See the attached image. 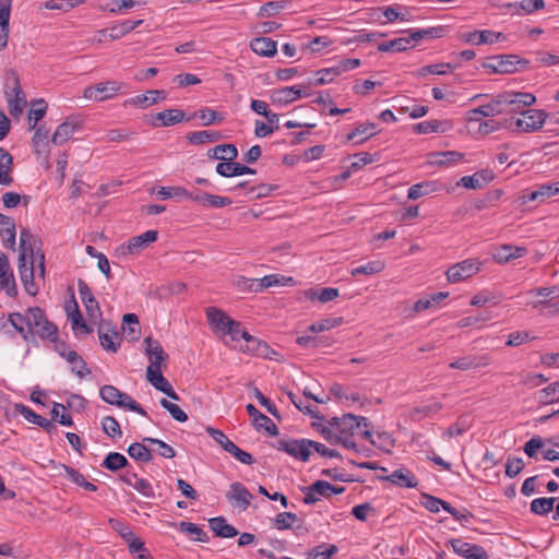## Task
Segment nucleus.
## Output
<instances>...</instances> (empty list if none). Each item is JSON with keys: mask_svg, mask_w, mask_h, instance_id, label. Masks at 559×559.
<instances>
[{"mask_svg": "<svg viewBox=\"0 0 559 559\" xmlns=\"http://www.w3.org/2000/svg\"><path fill=\"white\" fill-rule=\"evenodd\" d=\"M535 103L536 97L532 93L507 91L492 97L489 103L468 110L467 120L473 122L480 121L481 117L514 115L520 107H530Z\"/></svg>", "mask_w": 559, "mask_h": 559, "instance_id": "obj_1", "label": "nucleus"}, {"mask_svg": "<svg viewBox=\"0 0 559 559\" xmlns=\"http://www.w3.org/2000/svg\"><path fill=\"white\" fill-rule=\"evenodd\" d=\"M527 114L535 115V118H540V120L536 122H528L525 119L515 118L516 115H508V118H503L498 120L499 123V130L507 129L512 132H523V133H532L540 130L546 119L548 118V112H546L543 109H533L528 111Z\"/></svg>", "mask_w": 559, "mask_h": 559, "instance_id": "obj_2", "label": "nucleus"}, {"mask_svg": "<svg viewBox=\"0 0 559 559\" xmlns=\"http://www.w3.org/2000/svg\"><path fill=\"white\" fill-rule=\"evenodd\" d=\"M5 86L11 88L13 98L9 99V112L16 118L22 115L26 105V98L20 84V78L15 70L10 69L5 73Z\"/></svg>", "mask_w": 559, "mask_h": 559, "instance_id": "obj_3", "label": "nucleus"}, {"mask_svg": "<svg viewBox=\"0 0 559 559\" xmlns=\"http://www.w3.org/2000/svg\"><path fill=\"white\" fill-rule=\"evenodd\" d=\"M123 86L124 84L118 81H107L98 83L96 85L87 86L83 91V97L86 99L104 102L107 99H111L114 96H116Z\"/></svg>", "mask_w": 559, "mask_h": 559, "instance_id": "obj_4", "label": "nucleus"}, {"mask_svg": "<svg viewBox=\"0 0 559 559\" xmlns=\"http://www.w3.org/2000/svg\"><path fill=\"white\" fill-rule=\"evenodd\" d=\"M480 265L481 263L478 259H466L461 261L447 270V280L450 283L462 282L476 274L480 270Z\"/></svg>", "mask_w": 559, "mask_h": 559, "instance_id": "obj_5", "label": "nucleus"}, {"mask_svg": "<svg viewBox=\"0 0 559 559\" xmlns=\"http://www.w3.org/2000/svg\"><path fill=\"white\" fill-rule=\"evenodd\" d=\"M308 439H293V440H277L272 445L281 451L286 452L290 456L301 462H308L310 459L311 451L307 444Z\"/></svg>", "mask_w": 559, "mask_h": 559, "instance_id": "obj_6", "label": "nucleus"}, {"mask_svg": "<svg viewBox=\"0 0 559 559\" xmlns=\"http://www.w3.org/2000/svg\"><path fill=\"white\" fill-rule=\"evenodd\" d=\"M513 60L512 53L490 56L486 58L481 67L490 74H512L518 71V68L513 66Z\"/></svg>", "mask_w": 559, "mask_h": 559, "instance_id": "obj_7", "label": "nucleus"}, {"mask_svg": "<svg viewBox=\"0 0 559 559\" xmlns=\"http://www.w3.org/2000/svg\"><path fill=\"white\" fill-rule=\"evenodd\" d=\"M78 289L80 294V298L85 307L86 314L91 321H97L102 319V310L98 301L95 299L90 286L87 283L79 278L78 280Z\"/></svg>", "mask_w": 559, "mask_h": 559, "instance_id": "obj_8", "label": "nucleus"}, {"mask_svg": "<svg viewBox=\"0 0 559 559\" xmlns=\"http://www.w3.org/2000/svg\"><path fill=\"white\" fill-rule=\"evenodd\" d=\"M146 379L155 389L163 392L171 400L179 401L178 394L175 392L169 381L163 376L160 368L147 367Z\"/></svg>", "mask_w": 559, "mask_h": 559, "instance_id": "obj_9", "label": "nucleus"}, {"mask_svg": "<svg viewBox=\"0 0 559 559\" xmlns=\"http://www.w3.org/2000/svg\"><path fill=\"white\" fill-rule=\"evenodd\" d=\"M98 337L102 347L116 353L120 346L119 334L110 322H100L98 325Z\"/></svg>", "mask_w": 559, "mask_h": 559, "instance_id": "obj_10", "label": "nucleus"}, {"mask_svg": "<svg viewBox=\"0 0 559 559\" xmlns=\"http://www.w3.org/2000/svg\"><path fill=\"white\" fill-rule=\"evenodd\" d=\"M189 200L197 202L203 207L213 209L228 206L233 203L230 198L211 194L198 189L192 190V194L189 195Z\"/></svg>", "mask_w": 559, "mask_h": 559, "instance_id": "obj_11", "label": "nucleus"}, {"mask_svg": "<svg viewBox=\"0 0 559 559\" xmlns=\"http://www.w3.org/2000/svg\"><path fill=\"white\" fill-rule=\"evenodd\" d=\"M40 240L34 239L33 235L27 228H23L20 233V253H24V258H26L27 252L32 255V258H39L38 267L41 276L45 274V255L44 253L34 252V245Z\"/></svg>", "mask_w": 559, "mask_h": 559, "instance_id": "obj_12", "label": "nucleus"}, {"mask_svg": "<svg viewBox=\"0 0 559 559\" xmlns=\"http://www.w3.org/2000/svg\"><path fill=\"white\" fill-rule=\"evenodd\" d=\"M460 39L471 45L495 44L500 39H504V35L500 32L490 29L473 31L460 35Z\"/></svg>", "mask_w": 559, "mask_h": 559, "instance_id": "obj_13", "label": "nucleus"}, {"mask_svg": "<svg viewBox=\"0 0 559 559\" xmlns=\"http://www.w3.org/2000/svg\"><path fill=\"white\" fill-rule=\"evenodd\" d=\"M559 194V181L551 182V183H544L540 185L536 190L523 194L520 198L521 205H525L528 202H545L547 199Z\"/></svg>", "mask_w": 559, "mask_h": 559, "instance_id": "obj_14", "label": "nucleus"}, {"mask_svg": "<svg viewBox=\"0 0 559 559\" xmlns=\"http://www.w3.org/2000/svg\"><path fill=\"white\" fill-rule=\"evenodd\" d=\"M226 499L245 511L251 503L252 495L245 485L239 481H235L230 485L229 490L226 493Z\"/></svg>", "mask_w": 559, "mask_h": 559, "instance_id": "obj_15", "label": "nucleus"}, {"mask_svg": "<svg viewBox=\"0 0 559 559\" xmlns=\"http://www.w3.org/2000/svg\"><path fill=\"white\" fill-rule=\"evenodd\" d=\"M33 258L31 265L27 266L26 258H24V253H20L19 255V272L21 282L24 286L25 292L31 296H36L38 293V287L34 281V260Z\"/></svg>", "mask_w": 559, "mask_h": 559, "instance_id": "obj_16", "label": "nucleus"}, {"mask_svg": "<svg viewBox=\"0 0 559 559\" xmlns=\"http://www.w3.org/2000/svg\"><path fill=\"white\" fill-rule=\"evenodd\" d=\"M82 128V122L76 117H68L55 131L51 142L55 145L64 144L75 131Z\"/></svg>", "mask_w": 559, "mask_h": 559, "instance_id": "obj_17", "label": "nucleus"}, {"mask_svg": "<svg viewBox=\"0 0 559 559\" xmlns=\"http://www.w3.org/2000/svg\"><path fill=\"white\" fill-rule=\"evenodd\" d=\"M15 413L22 415L27 421L39 426L43 428L46 432L52 433L57 431V426L50 420L47 419L38 414H36L34 411H32L28 406L17 403L14 405Z\"/></svg>", "mask_w": 559, "mask_h": 559, "instance_id": "obj_18", "label": "nucleus"}, {"mask_svg": "<svg viewBox=\"0 0 559 559\" xmlns=\"http://www.w3.org/2000/svg\"><path fill=\"white\" fill-rule=\"evenodd\" d=\"M0 288L10 297H14L17 294L15 280L8 257L4 253H0Z\"/></svg>", "mask_w": 559, "mask_h": 559, "instance_id": "obj_19", "label": "nucleus"}, {"mask_svg": "<svg viewBox=\"0 0 559 559\" xmlns=\"http://www.w3.org/2000/svg\"><path fill=\"white\" fill-rule=\"evenodd\" d=\"M66 311L68 313V319L71 321L74 333L81 332L83 334H90L93 332V329L85 323L73 294L71 296L70 304L66 305Z\"/></svg>", "mask_w": 559, "mask_h": 559, "instance_id": "obj_20", "label": "nucleus"}, {"mask_svg": "<svg viewBox=\"0 0 559 559\" xmlns=\"http://www.w3.org/2000/svg\"><path fill=\"white\" fill-rule=\"evenodd\" d=\"M248 415L252 418L258 430L264 429L270 436L276 437L280 433L277 426L266 415L262 414L253 404L246 406Z\"/></svg>", "mask_w": 559, "mask_h": 559, "instance_id": "obj_21", "label": "nucleus"}, {"mask_svg": "<svg viewBox=\"0 0 559 559\" xmlns=\"http://www.w3.org/2000/svg\"><path fill=\"white\" fill-rule=\"evenodd\" d=\"M378 478L382 481H390L401 488H416L418 485L415 475L407 468H399L391 475L379 476Z\"/></svg>", "mask_w": 559, "mask_h": 559, "instance_id": "obj_22", "label": "nucleus"}, {"mask_svg": "<svg viewBox=\"0 0 559 559\" xmlns=\"http://www.w3.org/2000/svg\"><path fill=\"white\" fill-rule=\"evenodd\" d=\"M302 87H307V85L289 86L276 90L272 93V102L281 106H285L304 96H309L308 93L302 91Z\"/></svg>", "mask_w": 559, "mask_h": 559, "instance_id": "obj_23", "label": "nucleus"}, {"mask_svg": "<svg viewBox=\"0 0 559 559\" xmlns=\"http://www.w3.org/2000/svg\"><path fill=\"white\" fill-rule=\"evenodd\" d=\"M143 343L150 360L148 367L162 368V364L168 358V355L164 352L160 343L152 336L145 337Z\"/></svg>", "mask_w": 559, "mask_h": 559, "instance_id": "obj_24", "label": "nucleus"}, {"mask_svg": "<svg viewBox=\"0 0 559 559\" xmlns=\"http://www.w3.org/2000/svg\"><path fill=\"white\" fill-rule=\"evenodd\" d=\"M495 178L491 169L486 168L475 173L472 176H464L461 178L460 183L467 189H480L484 185L489 183Z\"/></svg>", "mask_w": 559, "mask_h": 559, "instance_id": "obj_25", "label": "nucleus"}, {"mask_svg": "<svg viewBox=\"0 0 559 559\" xmlns=\"http://www.w3.org/2000/svg\"><path fill=\"white\" fill-rule=\"evenodd\" d=\"M157 237V230H146L140 236L130 238L127 245V250L130 254L139 253L141 250L155 242Z\"/></svg>", "mask_w": 559, "mask_h": 559, "instance_id": "obj_26", "label": "nucleus"}, {"mask_svg": "<svg viewBox=\"0 0 559 559\" xmlns=\"http://www.w3.org/2000/svg\"><path fill=\"white\" fill-rule=\"evenodd\" d=\"M209 526L216 537L231 538L239 534L236 527L228 524L224 516H216L209 520Z\"/></svg>", "mask_w": 559, "mask_h": 559, "instance_id": "obj_27", "label": "nucleus"}, {"mask_svg": "<svg viewBox=\"0 0 559 559\" xmlns=\"http://www.w3.org/2000/svg\"><path fill=\"white\" fill-rule=\"evenodd\" d=\"M489 365L487 356H464L450 364V368L460 370H469Z\"/></svg>", "mask_w": 559, "mask_h": 559, "instance_id": "obj_28", "label": "nucleus"}, {"mask_svg": "<svg viewBox=\"0 0 559 559\" xmlns=\"http://www.w3.org/2000/svg\"><path fill=\"white\" fill-rule=\"evenodd\" d=\"M276 41L269 37H257L251 40V50L262 57H273L277 51Z\"/></svg>", "mask_w": 559, "mask_h": 559, "instance_id": "obj_29", "label": "nucleus"}, {"mask_svg": "<svg viewBox=\"0 0 559 559\" xmlns=\"http://www.w3.org/2000/svg\"><path fill=\"white\" fill-rule=\"evenodd\" d=\"M283 281L293 282L292 277H284L280 274H270L260 278L259 281L249 283V290L254 293L263 292L264 289L283 284Z\"/></svg>", "mask_w": 559, "mask_h": 559, "instance_id": "obj_30", "label": "nucleus"}, {"mask_svg": "<svg viewBox=\"0 0 559 559\" xmlns=\"http://www.w3.org/2000/svg\"><path fill=\"white\" fill-rule=\"evenodd\" d=\"M13 166V157L12 155L0 147V185L1 186H10L13 182V178L11 176Z\"/></svg>", "mask_w": 559, "mask_h": 559, "instance_id": "obj_31", "label": "nucleus"}, {"mask_svg": "<svg viewBox=\"0 0 559 559\" xmlns=\"http://www.w3.org/2000/svg\"><path fill=\"white\" fill-rule=\"evenodd\" d=\"M526 251L524 247L504 245L493 253V259L498 263H507L512 259L523 257Z\"/></svg>", "mask_w": 559, "mask_h": 559, "instance_id": "obj_32", "label": "nucleus"}, {"mask_svg": "<svg viewBox=\"0 0 559 559\" xmlns=\"http://www.w3.org/2000/svg\"><path fill=\"white\" fill-rule=\"evenodd\" d=\"M238 156V150L234 144H219L207 151V157L219 160H235Z\"/></svg>", "mask_w": 559, "mask_h": 559, "instance_id": "obj_33", "label": "nucleus"}, {"mask_svg": "<svg viewBox=\"0 0 559 559\" xmlns=\"http://www.w3.org/2000/svg\"><path fill=\"white\" fill-rule=\"evenodd\" d=\"M222 139L223 134L214 130L194 131L187 134V140L193 145L218 142Z\"/></svg>", "mask_w": 559, "mask_h": 559, "instance_id": "obj_34", "label": "nucleus"}, {"mask_svg": "<svg viewBox=\"0 0 559 559\" xmlns=\"http://www.w3.org/2000/svg\"><path fill=\"white\" fill-rule=\"evenodd\" d=\"M195 117H199L202 120V124L206 127L221 123L224 120L223 114L210 107H203L199 111L192 112L190 116L187 117V121H190Z\"/></svg>", "mask_w": 559, "mask_h": 559, "instance_id": "obj_35", "label": "nucleus"}, {"mask_svg": "<svg viewBox=\"0 0 559 559\" xmlns=\"http://www.w3.org/2000/svg\"><path fill=\"white\" fill-rule=\"evenodd\" d=\"M535 399L540 405H549L559 402V381L552 382L536 392Z\"/></svg>", "mask_w": 559, "mask_h": 559, "instance_id": "obj_36", "label": "nucleus"}, {"mask_svg": "<svg viewBox=\"0 0 559 559\" xmlns=\"http://www.w3.org/2000/svg\"><path fill=\"white\" fill-rule=\"evenodd\" d=\"M166 98V92L163 90H150L142 95L134 96L130 98L127 103L135 106H142L146 103V105H154L159 100Z\"/></svg>", "mask_w": 559, "mask_h": 559, "instance_id": "obj_37", "label": "nucleus"}, {"mask_svg": "<svg viewBox=\"0 0 559 559\" xmlns=\"http://www.w3.org/2000/svg\"><path fill=\"white\" fill-rule=\"evenodd\" d=\"M409 47H415V44L412 43L411 37L408 35L407 37H399L389 41L381 43L378 46V50L382 52H402L407 50Z\"/></svg>", "mask_w": 559, "mask_h": 559, "instance_id": "obj_38", "label": "nucleus"}, {"mask_svg": "<svg viewBox=\"0 0 559 559\" xmlns=\"http://www.w3.org/2000/svg\"><path fill=\"white\" fill-rule=\"evenodd\" d=\"M457 66H459L457 63L453 64L450 62L429 64V66H425V67H421L420 69H418L416 72H414V75H416L418 78H424L429 74L444 75L448 72L455 70L457 68Z\"/></svg>", "mask_w": 559, "mask_h": 559, "instance_id": "obj_39", "label": "nucleus"}, {"mask_svg": "<svg viewBox=\"0 0 559 559\" xmlns=\"http://www.w3.org/2000/svg\"><path fill=\"white\" fill-rule=\"evenodd\" d=\"M66 360L72 365V372L79 378H84L91 373V369L87 367L86 361L75 352L69 350L66 356Z\"/></svg>", "mask_w": 559, "mask_h": 559, "instance_id": "obj_40", "label": "nucleus"}, {"mask_svg": "<svg viewBox=\"0 0 559 559\" xmlns=\"http://www.w3.org/2000/svg\"><path fill=\"white\" fill-rule=\"evenodd\" d=\"M156 120L160 121V124L164 127L174 126L176 123L181 122L182 120L187 121V117L183 110L181 109H166L156 114Z\"/></svg>", "mask_w": 559, "mask_h": 559, "instance_id": "obj_41", "label": "nucleus"}, {"mask_svg": "<svg viewBox=\"0 0 559 559\" xmlns=\"http://www.w3.org/2000/svg\"><path fill=\"white\" fill-rule=\"evenodd\" d=\"M439 183L437 181H423L413 185L408 189L407 198L409 200H417L424 195L438 191Z\"/></svg>", "mask_w": 559, "mask_h": 559, "instance_id": "obj_42", "label": "nucleus"}, {"mask_svg": "<svg viewBox=\"0 0 559 559\" xmlns=\"http://www.w3.org/2000/svg\"><path fill=\"white\" fill-rule=\"evenodd\" d=\"M408 33L411 40L416 45L419 40L425 38H440L443 36L444 28L442 26L423 28V29H408L405 31Z\"/></svg>", "mask_w": 559, "mask_h": 559, "instance_id": "obj_43", "label": "nucleus"}, {"mask_svg": "<svg viewBox=\"0 0 559 559\" xmlns=\"http://www.w3.org/2000/svg\"><path fill=\"white\" fill-rule=\"evenodd\" d=\"M61 468L64 471L67 477L75 485L84 488L87 491H96L97 490V486L91 481H87L85 479V477L83 476V474H81L78 469H75L71 466H68L66 464H61Z\"/></svg>", "mask_w": 559, "mask_h": 559, "instance_id": "obj_44", "label": "nucleus"}, {"mask_svg": "<svg viewBox=\"0 0 559 559\" xmlns=\"http://www.w3.org/2000/svg\"><path fill=\"white\" fill-rule=\"evenodd\" d=\"M142 23H143V20H136V21L127 20L119 24H116V25L109 27V38L111 40L119 39L122 36L127 35L128 33L135 29Z\"/></svg>", "mask_w": 559, "mask_h": 559, "instance_id": "obj_45", "label": "nucleus"}, {"mask_svg": "<svg viewBox=\"0 0 559 559\" xmlns=\"http://www.w3.org/2000/svg\"><path fill=\"white\" fill-rule=\"evenodd\" d=\"M376 129L377 124L373 122L359 124L350 133L347 134L346 140L353 141L356 136H361V139L357 142V144H361L378 133Z\"/></svg>", "mask_w": 559, "mask_h": 559, "instance_id": "obj_46", "label": "nucleus"}, {"mask_svg": "<svg viewBox=\"0 0 559 559\" xmlns=\"http://www.w3.org/2000/svg\"><path fill=\"white\" fill-rule=\"evenodd\" d=\"M146 442L140 443L134 442L129 445L127 452L128 454L135 461L142 463H148L153 460V454L151 450L145 445Z\"/></svg>", "mask_w": 559, "mask_h": 559, "instance_id": "obj_47", "label": "nucleus"}, {"mask_svg": "<svg viewBox=\"0 0 559 559\" xmlns=\"http://www.w3.org/2000/svg\"><path fill=\"white\" fill-rule=\"evenodd\" d=\"M448 122L439 120H429L416 123L413 126V130L418 134H428L433 132H444L448 130Z\"/></svg>", "mask_w": 559, "mask_h": 559, "instance_id": "obj_48", "label": "nucleus"}, {"mask_svg": "<svg viewBox=\"0 0 559 559\" xmlns=\"http://www.w3.org/2000/svg\"><path fill=\"white\" fill-rule=\"evenodd\" d=\"M129 465L127 457L118 452H110L104 459L102 466L110 472H117Z\"/></svg>", "mask_w": 559, "mask_h": 559, "instance_id": "obj_49", "label": "nucleus"}, {"mask_svg": "<svg viewBox=\"0 0 559 559\" xmlns=\"http://www.w3.org/2000/svg\"><path fill=\"white\" fill-rule=\"evenodd\" d=\"M556 501L555 497L536 498L530 504L531 512L536 515H547L552 511Z\"/></svg>", "mask_w": 559, "mask_h": 559, "instance_id": "obj_50", "label": "nucleus"}, {"mask_svg": "<svg viewBox=\"0 0 559 559\" xmlns=\"http://www.w3.org/2000/svg\"><path fill=\"white\" fill-rule=\"evenodd\" d=\"M178 527L182 533L192 535L195 542L207 543L210 540L207 533L194 523L182 521Z\"/></svg>", "mask_w": 559, "mask_h": 559, "instance_id": "obj_51", "label": "nucleus"}, {"mask_svg": "<svg viewBox=\"0 0 559 559\" xmlns=\"http://www.w3.org/2000/svg\"><path fill=\"white\" fill-rule=\"evenodd\" d=\"M9 322L12 326L22 335L25 341H29L33 337V332L24 329V324L27 325V317L26 314H22L20 312H13L9 314Z\"/></svg>", "mask_w": 559, "mask_h": 559, "instance_id": "obj_52", "label": "nucleus"}, {"mask_svg": "<svg viewBox=\"0 0 559 559\" xmlns=\"http://www.w3.org/2000/svg\"><path fill=\"white\" fill-rule=\"evenodd\" d=\"M385 267V263L381 260H374L370 261L364 265L354 267L350 271L352 276H358V275H372L380 273Z\"/></svg>", "mask_w": 559, "mask_h": 559, "instance_id": "obj_53", "label": "nucleus"}, {"mask_svg": "<svg viewBox=\"0 0 559 559\" xmlns=\"http://www.w3.org/2000/svg\"><path fill=\"white\" fill-rule=\"evenodd\" d=\"M311 490L318 492L319 496L328 497L331 493H343L345 491V487L334 486L325 480H316L311 484Z\"/></svg>", "mask_w": 559, "mask_h": 559, "instance_id": "obj_54", "label": "nucleus"}, {"mask_svg": "<svg viewBox=\"0 0 559 559\" xmlns=\"http://www.w3.org/2000/svg\"><path fill=\"white\" fill-rule=\"evenodd\" d=\"M289 2L286 0H280V1H270L260 7L258 16L263 17H270L276 15L280 11L286 9L288 7Z\"/></svg>", "mask_w": 559, "mask_h": 559, "instance_id": "obj_55", "label": "nucleus"}, {"mask_svg": "<svg viewBox=\"0 0 559 559\" xmlns=\"http://www.w3.org/2000/svg\"><path fill=\"white\" fill-rule=\"evenodd\" d=\"M48 133L49 131L45 128V126H39L35 129L32 142L36 150V153L47 152L48 147Z\"/></svg>", "mask_w": 559, "mask_h": 559, "instance_id": "obj_56", "label": "nucleus"}, {"mask_svg": "<svg viewBox=\"0 0 559 559\" xmlns=\"http://www.w3.org/2000/svg\"><path fill=\"white\" fill-rule=\"evenodd\" d=\"M507 8L515 9L516 13H520V10H523L526 13H533L537 10L544 9L545 1L544 0H522L520 2L508 3Z\"/></svg>", "mask_w": 559, "mask_h": 559, "instance_id": "obj_57", "label": "nucleus"}, {"mask_svg": "<svg viewBox=\"0 0 559 559\" xmlns=\"http://www.w3.org/2000/svg\"><path fill=\"white\" fill-rule=\"evenodd\" d=\"M35 334L43 340L56 341L58 336V328L47 319L41 323V325L34 329V335Z\"/></svg>", "mask_w": 559, "mask_h": 559, "instance_id": "obj_58", "label": "nucleus"}, {"mask_svg": "<svg viewBox=\"0 0 559 559\" xmlns=\"http://www.w3.org/2000/svg\"><path fill=\"white\" fill-rule=\"evenodd\" d=\"M27 328L34 333V329L41 325L47 320L45 311L39 307L28 308L26 311Z\"/></svg>", "mask_w": 559, "mask_h": 559, "instance_id": "obj_59", "label": "nucleus"}, {"mask_svg": "<svg viewBox=\"0 0 559 559\" xmlns=\"http://www.w3.org/2000/svg\"><path fill=\"white\" fill-rule=\"evenodd\" d=\"M343 322H344V319L342 317L325 318V319H322V320H319V321L312 323L309 326V331H311L313 333L328 331L333 328L342 325Z\"/></svg>", "mask_w": 559, "mask_h": 559, "instance_id": "obj_60", "label": "nucleus"}, {"mask_svg": "<svg viewBox=\"0 0 559 559\" xmlns=\"http://www.w3.org/2000/svg\"><path fill=\"white\" fill-rule=\"evenodd\" d=\"M241 164L234 160H225L216 165V173L222 177L240 176Z\"/></svg>", "mask_w": 559, "mask_h": 559, "instance_id": "obj_61", "label": "nucleus"}, {"mask_svg": "<svg viewBox=\"0 0 559 559\" xmlns=\"http://www.w3.org/2000/svg\"><path fill=\"white\" fill-rule=\"evenodd\" d=\"M190 194H192V190L189 191L181 187H160L157 191V195L163 200L171 198L189 199Z\"/></svg>", "mask_w": 559, "mask_h": 559, "instance_id": "obj_62", "label": "nucleus"}, {"mask_svg": "<svg viewBox=\"0 0 559 559\" xmlns=\"http://www.w3.org/2000/svg\"><path fill=\"white\" fill-rule=\"evenodd\" d=\"M51 414V421H58L62 426H72V417L70 414L66 413L64 405L60 403H53L52 409L50 412Z\"/></svg>", "mask_w": 559, "mask_h": 559, "instance_id": "obj_63", "label": "nucleus"}, {"mask_svg": "<svg viewBox=\"0 0 559 559\" xmlns=\"http://www.w3.org/2000/svg\"><path fill=\"white\" fill-rule=\"evenodd\" d=\"M102 400L110 405L117 404L118 399H121V391L114 385L105 384L99 389Z\"/></svg>", "mask_w": 559, "mask_h": 559, "instance_id": "obj_64", "label": "nucleus"}]
</instances>
